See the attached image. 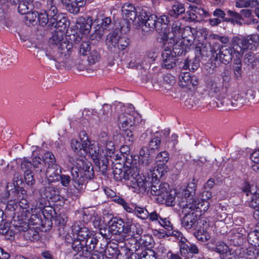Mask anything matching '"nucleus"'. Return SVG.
Listing matches in <instances>:
<instances>
[{
  "label": "nucleus",
  "instance_id": "nucleus-52",
  "mask_svg": "<svg viewBox=\"0 0 259 259\" xmlns=\"http://www.w3.org/2000/svg\"><path fill=\"white\" fill-rule=\"evenodd\" d=\"M199 65V63L197 61L191 62V60L186 59L183 63V66L182 67L184 70L189 69L190 70L194 71L198 68Z\"/></svg>",
  "mask_w": 259,
  "mask_h": 259
},
{
  "label": "nucleus",
  "instance_id": "nucleus-43",
  "mask_svg": "<svg viewBox=\"0 0 259 259\" xmlns=\"http://www.w3.org/2000/svg\"><path fill=\"white\" fill-rule=\"evenodd\" d=\"M169 159V153L166 151H163L159 153L155 158L156 163H158L157 166H163L166 165L165 163Z\"/></svg>",
  "mask_w": 259,
  "mask_h": 259
},
{
  "label": "nucleus",
  "instance_id": "nucleus-33",
  "mask_svg": "<svg viewBox=\"0 0 259 259\" xmlns=\"http://www.w3.org/2000/svg\"><path fill=\"white\" fill-rule=\"evenodd\" d=\"M162 196L159 201L161 203H165L167 206H174L175 204L176 193L174 191L167 190L165 194Z\"/></svg>",
  "mask_w": 259,
  "mask_h": 259
},
{
  "label": "nucleus",
  "instance_id": "nucleus-46",
  "mask_svg": "<svg viewBox=\"0 0 259 259\" xmlns=\"http://www.w3.org/2000/svg\"><path fill=\"white\" fill-rule=\"evenodd\" d=\"M153 242L152 236L148 234H145L139 239V243L144 247L151 248Z\"/></svg>",
  "mask_w": 259,
  "mask_h": 259
},
{
  "label": "nucleus",
  "instance_id": "nucleus-53",
  "mask_svg": "<svg viewBox=\"0 0 259 259\" xmlns=\"http://www.w3.org/2000/svg\"><path fill=\"white\" fill-rule=\"evenodd\" d=\"M213 15L214 17L220 18L223 19V21L225 22H231L234 23V20L233 19H230V18H226V14L224 11L221 9H217L213 12Z\"/></svg>",
  "mask_w": 259,
  "mask_h": 259
},
{
  "label": "nucleus",
  "instance_id": "nucleus-21",
  "mask_svg": "<svg viewBox=\"0 0 259 259\" xmlns=\"http://www.w3.org/2000/svg\"><path fill=\"white\" fill-rule=\"evenodd\" d=\"M122 13L123 17L129 23L134 22L137 17V12H136L135 7L132 4L128 3H125L122 7Z\"/></svg>",
  "mask_w": 259,
  "mask_h": 259
},
{
  "label": "nucleus",
  "instance_id": "nucleus-7",
  "mask_svg": "<svg viewBox=\"0 0 259 259\" xmlns=\"http://www.w3.org/2000/svg\"><path fill=\"white\" fill-rule=\"evenodd\" d=\"M233 49L227 46H223L217 56L212 60L209 67V72L212 73L214 69L219 67L221 63L227 64L230 63L233 57Z\"/></svg>",
  "mask_w": 259,
  "mask_h": 259
},
{
  "label": "nucleus",
  "instance_id": "nucleus-22",
  "mask_svg": "<svg viewBox=\"0 0 259 259\" xmlns=\"http://www.w3.org/2000/svg\"><path fill=\"white\" fill-rule=\"evenodd\" d=\"M61 174L60 167L56 164H53L52 165H48L45 176L50 179L52 182L58 181V179Z\"/></svg>",
  "mask_w": 259,
  "mask_h": 259
},
{
  "label": "nucleus",
  "instance_id": "nucleus-36",
  "mask_svg": "<svg viewBox=\"0 0 259 259\" xmlns=\"http://www.w3.org/2000/svg\"><path fill=\"white\" fill-rule=\"evenodd\" d=\"M232 46L234 53H237L238 55H241L243 53L244 49L243 41L242 38H239L238 37H234L232 39Z\"/></svg>",
  "mask_w": 259,
  "mask_h": 259
},
{
  "label": "nucleus",
  "instance_id": "nucleus-12",
  "mask_svg": "<svg viewBox=\"0 0 259 259\" xmlns=\"http://www.w3.org/2000/svg\"><path fill=\"white\" fill-rule=\"evenodd\" d=\"M72 232L73 235V238H75V235H76V238L85 240H88L89 238H94L91 237V234L89 229L83 226L81 222H76L71 227Z\"/></svg>",
  "mask_w": 259,
  "mask_h": 259
},
{
  "label": "nucleus",
  "instance_id": "nucleus-41",
  "mask_svg": "<svg viewBox=\"0 0 259 259\" xmlns=\"http://www.w3.org/2000/svg\"><path fill=\"white\" fill-rule=\"evenodd\" d=\"M121 154L119 157L117 155L116 157L117 158L121 159V156H122L123 160H124L126 163L132 164V155H130V149L128 146H122L120 148Z\"/></svg>",
  "mask_w": 259,
  "mask_h": 259
},
{
  "label": "nucleus",
  "instance_id": "nucleus-9",
  "mask_svg": "<svg viewBox=\"0 0 259 259\" xmlns=\"http://www.w3.org/2000/svg\"><path fill=\"white\" fill-rule=\"evenodd\" d=\"M142 23V30L144 34H147L155 30L157 18L155 15H151L142 12L138 17Z\"/></svg>",
  "mask_w": 259,
  "mask_h": 259
},
{
  "label": "nucleus",
  "instance_id": "nucleus-4",
  "mask_svg": "<svg viewBox=\"0 0 259 259\" xmlns=\"http://www.w3.org/2000/svg\"><path fill=\"white\" fill-rule=\"evenodd\" d=\"M208 95L220 101L222 106L229 107V103L226 100L227 96L228 87L221 82L211 80L208 83Z\"/></svg>",
  "mask_w": 259,
  "mask_h": 259
},
{
  "label": "nucleus",
  "instance_id": "nucleus-44",
  "mask_svg": "<svg viewBox=\"0 0 259 259\" xmlns=\"http://www.w3.org/2000/svg\"><path fill=\"white\" fill-rule=\"evenodd\" d=\"M153 163V158L150 156H147L144 158H141L139 159V164L140 166V169L144 170H149L151 167V165Z\"/></svg>",
  "mask_w": 259,
  "mask_h": 259
},
{
  "label": "nucleus",
  "instance_id": "nucleus-3",
  "mask_svg": "<svg viewBox=\"0 0 259 259\" xmlns=\"http://www.w3.org/2000/svg\"><path fill=\"white\" fill-rule=\"evenodd\" d=\"M69 237L71 238V240H72V247L73 250L76 252L81 253V255H83L85 257H89L91 252L95 249L97 248L96 245H97L98 240L96 238H89L88 240H82L76 238L73 240V237L68 235L66 236V239L67 242L69 241Z\"/></svg>",
  "mask_w": 259,
  "mask_h": 259
},
{
  "label": "nucleus",
  "instance_id": "nucleus-20",
  "mask_svg": "<svg viewBox=\"0 0 259 259\" xmlns=\"http://www.w3.org/2000/svg\"><path fill=\"white\" fill-rule=\"evenodd\" d=\"M44 10L47 15L50 16V19L57 21L60 17H62V14L58 13V10L54 0H48Z\"/></svg>",
  "mask_w": 259,
  "mask_h": 259
},
{
  "label": "nucleus",
  "instance_id": "nucleus-39",
  "mask_svg": "<svg viewBox=\"0 0 259 259\" xmlns=\"http://www.w3.org/2000/svg\"><path fill=\"white\" fill-rule=\"evenodd\" d=\"M175 44L173 45L172 53L176 57L185 54L187 49L183 46V42L178 39H175Z\"/></svg>",
  "mask_w": 259,
  "mask_h": 259
},
{
  "label": "nucleus",
  "instance_id": "nucleus-1",
  "mask_svg": "<svg viewBox=\"0 0 259 259\" xmlns=\"http://www.w3.org/2000/svg\"><path fill=\"white\" fill-rule=\"evenodd\" d=\"M72 180L74 187L78 189H83L89 180L94 177V169L90 162L83 159H77L71 170Z\"/></svg>",
  "mask_w": 259,
  "mask_h": 259
},
{
  "label": "nucleus",
  "instance_id": "nucleus-34",
  "mask_svg": "<svg viewBox=\"0 0 259 259\" xmlns=\"http://www.w3.org/2000/svg\"><path fill=\"white\" fill-rule=\"evenodd\" d=\"M119 259H140L141 249H137L135 252H130V251L124 250L122 252H116Z\"/></svg>",
  "mask_w": 259,
  "mask_h": 259
},
{
  "label": "nucleus",
  "instance_id": "nucleus-32",
  "mask_svg": "<svg viewBox=\"0 0 259 259\" xmlns=\"http://www.w3.org/2000/svg\"><path fill=\"white\" fill-rule=\"evenodd\" d=\"M209 203L207 201L199 200L197 199L195 203L192 204L191 208L189 209L191 211H194L196 212H205L208 208Z\"/></svg>",
  "mask_w": 259,
  "mask_h": 259
},
{
  "label": "nucleus",
  "instance_id": "nucleus-15",
  "mask_svg": "<svg viewBox=\"0 0 259 259\" xmlns=\"http://www.w3.org/2000/svg\"><path fill=\"white\" fill-rule=\"evenodd\" d=\"M34 54L35 55L36 57L40 58H46L50 60H53L54 61L61 62V59H55L54 56L55 53H53V50L50 46L49 48L46 49L44 48L36 47V46L33 47Z\"/></svg>",
  "mask_w": 259,
  "mask_h": 259
},
{
  "label": "nucleus",
  "instance_id": "nucleus-37",
  "mask_svg": "<svg viewBox=\"0 0 259 259\" xmlns=\"http://www.w3.org/2000/svg\"><path fill=\"white\" fill-rule=\"evenodd\" d=\"M61 2L69 13L76 15L79 12L80 8L81 7H79L76 3H72V0H61Z\"/></svg>",
  "mask_w": 259,
  "mask_h": 259
},
{
  "label": "nucleus",
  "instance_id": "nucleus-54",
  "mask_svg": "<svg viewBox=\"0 0 259 259\" xmlns=\"http://www.w3.org/2000/svg\"><path fill=\"white\" fill-rule=\"evenodd\" d=\"M42 161L45 163H47L48 165H52L53 164H56V159L54 154L50 152H46L43 157Z\"/></svg>",
  "mask_w": 259,
  "mask_h": 259
},
{
  "label": "nucleus",
  "instance_id": "nucleus-50",
  "mask_svg": "<svg viewBox=\"0 0 259 259\" xmlns=\"http://www.w3.org/2000/svg\"><path fill=\"white\" fill-rule=\"evenodd\" d=\"M243 61L247 65H251L252 68H253L257 63L255 55L251 52L245 54Z\"/></svg>",
  "mask_w": 259,
  "mask_h": 259
},
{
  "label": "nucleus",
  "instance_id": "nucleus-8",
  "mask_svg": "<svg viewBox=\"0 0 259 259\" xmlns=\"http://www.w3.org/2000/svg\"><path fill=\"white\" fill-rule=\"evenodd\" d=\"M168 167L166 165L163 166H157L156 168L152 170L150 168L149 171L146 174V177L144 176V182L146 184V191L150 188V184L159 181V179L164 176L167 172Z\"/></svg>",
  "mask_w": 259,
  "mask_h": 259
},
{
  "label": "nucleus",
  "instance_id": "nucleus-16",
  "mask_svg": "<svg viewBox=\"0 0 259 259\" xmlns=\"http://www.w3.org/2000/svg\"><path fill=\"white\" fill-rule=\"evenodd\" d=\"M151 189L150 192L152 195L158 196L157 199L159 200L161 199L162 196H164L167 190L169 189V185L166 183H162L157 181L150 184Z\"/></svg>",
  "mask_w": 259,
  "mask_h": 259
},
{
  "label": "nucleus",
  "instance_id": "nucleus-2",
  "mask_svg": "<svg viewBox=\"0 0 259 259\" xmlns=\"http://www.w3.org/2000/svg\"><path fill=\"white\" fill-rule=\"evenodd\" d=\"M134 228L132 223L124 222L120 218H113L108 222L109 232L119 242H122L127 237H134Z\"/></svg>",
  "mask_w": 259,
  "mask_h": 259
},
{
  "label": "nucleus",
  "instance_id": "nucleus-64",
  "mask_svg": "<svg viewBox=\"0 0 259 259\" xmlns=\"http://www.w3.org/2000/svg\"><path fill=\"white\" fill-rule=\"evenodd\" d=\"M198 103L199 101L197 100V99L196 97L193 96L188 98L185 101V106L189 109L197 106Z\"/></svg>",
  "mask_w": 259,
  "mask_h": 259
},
{
  "label": "nucleus",
  "instance_id": "nucleus-47",
  "mask_svg": "<svg viewBox=\"0 0 259 259\" xmlns=\"http://www.w3.org/2000/svg\"><path fill=\"white\" fill-rule=\"evenodd\" d=\"M257 39V37L255 35H251L246 38H242L244 49H252L254 46V43L256 41Z\"/></svg>",
  "mask_w": 259,
  "mask_h": 259
},
{
  "label": "nucleus",
  "instance_id": "nucleus-51",
  "mask_svg": "<svg viewBox=\"0 0 259 259\" xmlns=\"http://www.w3.org/2000/svg\"><path fill=\"white\" fill-rule=\"evenodd\" d=\"M135 211L137 215L141 219L145 220L148 219L149 216V212L144 207L136 206Z\"/></svg>",
  "mask_w": 259,
  "mask_h": 259
},
{
  "label": "nucleus",
  "instance_id": "nucleus-48",
  "mask_svg": "<svg viewBox=\"0 0 259 259\" xmlns=\"http://www.w3.org/2000/svg\"><path fill=\"white\" fill-rule=\"evenodd\" d=\"M130 39L126 36H119L118 39L117 49L122 51L125 50L130 45Z\"/></svg>",
  "mask_w": 259,
  "mask_h": 259
},
{
  "label": "nucleus",
  "instance_id": "nucleus-6",
  "mask_svg": "<svg viewBox=\"0 0 259 259\" xmlns=\"http://www.w3.org/2000/svg\"><path fill=\"white\" fill-rule=\"evenodd\" d=\"M64 39V32L60 30L56 31L50 39V46L53 50V53H55L54 57L56 60L61 59L67 50L66 43Z\"/></svg>",
  "mask_w": 259,
  "mask_h": 259
},
{
  "label": "nucleus",
  "instance_id": "nucleus-27",
  "mask_svg": "<svg viewBox=\"0 0 259 259\" xmlns=\"http://www.w3.org/2000/svg\"><path fill=\"white\" fill-rule=\"evenodd\" d=\"M118 37L117 31L116 30L112 31L107 35L105 43L111 51H115L117 50Z\"/></svg>",
  "mask_w": 259,
  "mask_h": 259
},
{
  "label": "nucleus",
  "instance_id": "nucleus-62",
  "mask_svg": "<svg viewBox=\"0 0 259 259\" xmlns=\"http://www.w3.org/2000/svg\"><path fill=\"white\" fill-rule=\"evenodd\" d=\"M111 106L108 104H105L103 105L102 108L100 110L99 114L101 116H104V118H105L106 117H109L111 115Z\"/></svg>",
  "mask_w": 259,
  "mask_h": 259
},
{
  "label": "nucleus",
  "instance_id": "nucleus-56",
  "mask_svg": "<svg viewBox=\"0 0 259 259\" xmlns=\"http://www.w3.org/2000/svg\"><path fill=\"white\" fill-rule=\"evenodd\" d=\"M178 143V136L176 134H172L169 139L166 142L167 147L175 150H177L176 145Z\"/></svg>",
  "mask_w": 259,
  "mask_h": 259
},
{
  "label": "nucleus",
  "instance_id": "nucleus-61",
  "mask_svg": "<svg viewBox=\"0 0 259 259\" xmlns=\"http://www.w3.org/2000/svg\"><path fill=\"white\" fill-rule=\"evenodd\" d=\"M91 51L90 42L88 41H83L80 45L79 53L83 56L87 54V53Z\"/></svg>",
  "mask_w": 259,
  "mask_h": 259
},
{
  "label": "nucleus",
  "instance_id": "nucleus-59",
  "mask_svg": "<svg viewBox=\"0 0 259 259\" xmlns=\"http://www.w3.org/2000/svg\"><path fill=\"white\" fill-rule=\"evenodd\" d=\"M234 73L236 79H240L242 75L241 61L236 60L234 66Z\"/></svg>",
  "mask_w": 259,
  "mask_h": 259
},
{
  "label": "nucleus",
  "instance_id": "nucleus-23",
  "mask_svg": "<svg viewBox=\"0 0 259 259\" xmlns=\"http://www.w3.org/2000/svg\"><path fill=\"white\" fill-rule=\"evenodd\" d=\"M194 195L192 193H190V192L185 190L183 197L179 201V205L182 208H191L192 204L197 200L196 198L194 197Z\"/></svg>",
  "mask_w": 259,
  "mask_h": 259
},
{
  "label": "nucleus",
  "instance_id": "nucleus-13",
  "mask_svg": "<svg viewBox=\"0 0 259 259\" xmlns=\"http://www.w3.org/2000/svg\"><path fill=\"white\" fill-rule=\"evenodd\" d=\"M162 66L166 69H171L177 65L179 59L174 55L170 49L165 48L162 53Z\"/></svg>",
  "mask_w": 259,
  "mask_h": 259
},
{
  "label": "nucleus",
  "instance_id": "nucleus-57",
  "mask_svg": "<svg viewBox=\"0 0 259 259\" xmlns=\"http://www.w3.org/2000/svg\"><path fill=\"white\" fill-rule=\"evenodd\" d=\"M161 144V140L158 137L153 138L149 143V148L151 151L158 150Z\"/></svg>",
  "mask_w": 259,
  "mask_h": 259
},
{
  "label": "nucleus",
  "instance_id": "nucleus-26",
  "mask_svg": "<svg viewBox=\"0 0 259 259\" xmlns=\"http://www.w3.org/2000/svg\"><path fill=\"white\" fill-rule=\"evenodd\" d=\"M14 185L15 188L16 193L17 195V200L19 199L20 198H25L27 197V194L26 191H25L22 187H20L19 186L20 184L22 183V179L20 175L19 174H14Z\"/></svg>",
  "mask_w": 259,
  "mask_h": 259
},
{
  "label": "nucleus",
  "instance_id": "nucleus-55",
  "mask_svg": "<svg viewBox=\"0 0 259 259\" xmlns=\"http://www.w3.org/2000/svg\"><path fill=\"white\" fill-rule=\"evenodd\" d=\"M195 235L199 241L205 242L208 240V235L206 230L204 229V227H202V229H198L197 231L195 233Z\"/></svg>",
  "mask_w": 259,
  "mask_h": 259
},
{
  "label": "nucleus",
  "instance_id": "nucleus-10",
  "mask_svg": "<svg viewBox=\"0 0 259 259\" xmlns=\"http://www.w3.org/2000/svg\"><path fill=\"white\" fill-rule=\"evenodd\" d=\"M183 212L184 213V216L181 219V224L183 227L186 229H190L195 228L197 229L199 228L198 226L199 223L198 222V214L194 211H191L189 208H183Z\"/></svg>",
  "mask_w": 259,
  "mask_h": 259
},
{
  "label": "nucleus",
  "instance_id": "nucleus-35",
  "mask_svg": "<svg viewBox=\"0 0 259 259\" xmlns=\"http://www.w3.org/2000/svg\"><path fill=\"white\" fill-rule=\"evenodd\" d=\"M227 101L229 103V107L227 108L232 107L235 109L239 108L242 106L246 103V100L239 94L235 95L232 98L231 101L229 102L227 100Z\"/></svg>",
  "mask_w": 259,
  "mask_h": 259
},
{
  "label": "nucleus",
  "instance_id": "nucleus-14",
  "mask_svg": "<svg viewBox=\"0 0 259 259\" xmlns=\"http://www.w3.org/2000/svg\"><path fill=\"white\" fill-rule=\"evenodd\" d=\"M81 143H80L77 140L73 139L71 141V147L74 152H78L80 150L85 149L90 145V141L84 131H82L79 134Z\"/></svg>",
  "mask_w": 259,
  "mask_h": 259
},
{
  "label": "nucleus",
  "instance_id": "nucleus-24",
  "mask_svg": "<svg viewBox=\"0 0 259 259\" xmlns=\"http://www.w3.org/2000/svg\"><path fill=\"white\" fill-rule=\"evenodd\" d=\"M32 166L36 175L41 178L45 176L46 164L39 157H35L32 159Z\"/></svg>",
  "mask_w": 259,
  "mask_h": 259
},
{
  "label": "nucleus",
  "instance_id": "nucleus-5",
  "mask_svg": "<svg viewBox=\"0 0 259 259\" xmlns=\"http://www.w3.org/2000/svg\"><path fill=\"white\" fill-rule=\"evenodd\" d=\"M130 174L127 176V179L125 183L129 187L134 189L136 193H144L146 192V187L147 183L144 182V176L139 175V171L137 167H130Z\"/></svg>",
  "mask_w": 259,
  "mask_h": 259
},
{
  "label": "nucleus",
  "instance_id": "nucleus-58",
  "mask_svg": "<svg viewBox=\"0 0 259 259\" xmlns=\"http://www.w3.org/2000/svg\"><path fill=\"white\" fill-rule=\"evenodd\" d=\"M104 34V32L103 30L98 27V28H96L95 31L90 35V38L92 40L99 41L102 38Z\"/></svg>",
  "mask_w": 259,
  "mask_h": 259
},
{
  "label": "nucleus",
  "instance_id": "nucleus-31",
  "mask_svg": "<svg viewBox=\"0 0 259 259\" xmlns=\"http://www.w3.org/2000/svg\"><path fill=\"white\" fill-rule=\"evenodd\" d=\"M156 24L155 30L160 34L161 39L163 41H167L168 39H171L172 37L169 31V28H168V25L158 22H156Z\"/></svg>",
  "mask_w": 259,
  "mask_h": 259
},
{
  "label": "nucleus",
  "instance_id": "nucleus-30",
  "mask_svg": "<svg viewBox=\"0 0 259 259\" xmlns=\"http://www.w3.org/2000/svg\"><path fill=\"white\" fill-rule=\"evenodd\" d=\"M110 249H112L113 252L112 253V255H114V254H116V252L118 251L117 250H115L112 248L111 246H107L106 248V246L104 247H100V248L98 249H94L91 253V256L89 259H104V255L103 253H107V252H110Z\"/></svg>",
  "mask_w": 259,
  "mask_h": 259
},
{
  "label": "nucleus",
  "instance_id": "nucleus-28",
  "mask_svg": "<svg viewBox=\"0 0 259 259\" xmlns=\"http://www.w3.org/2000/svg\"><path fill=\"white\" fill-rule=\"evenodd\" d=\"M40 193L47 199L55 201L56 197L59 195V191L52 184H49L48 186L44 187L41 189Z\"/></svg>",
  "mask_w": 259,
  "mask_h": 259
},
{
  "label": "nucleus",
  "instance_id": "nucleus-19",
  "mask_svg": "<svg viewBox=\"0 0 259 259\" xmlns=\"http://www.w3.org/2000/svg\"><path fill=\"white\" fill-rule=\"evenodd\" d=\"M93 24V19L91 17L87 18L82 16L79 17L76 22V25L77 29L84 34H88L92 28Z\"/></svg>",
  "mask_w": 259,
  "mask_h": 259
},
{
  "label": "nucleus",
  "instance_id": "nucleus-38",
  "mask_svg": "<svg viewBox=\"0 0 259 259\" xmlns=\"http://www.w3.org/2000/svg\"><path fill=\"white\" fill-rule=\"evenodd\" d=\"M184 27H181V23L179 21L175 22L171 26V32L172 37L170 39H173L174 41L175 39H178L180 37V35L182 33V30Z\"/></svg>",
  "mask_w": 259,
  "mask_h": 259
},
{
  "label": "nucleus",
  "instance_id": "nucleus-29",
  "mask_svg": "<svg viewBox=\"0 0 259 259\" xmlns=\"http://www.w3.org/2000/svg\"><path fill=\"white\" fill-rule=\"evenodd\" d=\"M95 168L101 171L103 175H105L109 167L108 158L106 157L101 156L99 158H94Z\"/></svg>",
  "mask_w": 259,
  "mask_h": 259
},
{
  "label": "nucleus",
  "instance_id": "nucleus-60",
  "mask_svg": "<svg viewBox=\"0 0 259 259\" xmlns=\"http://www.w3.org/2000/svg\"><path fill=\"white\" fill-rule=\"evenodd\" d=\"M140 259H156L155 252L152 250H141Z\"/></svg>",
  "mask_w": 259,
  "mask_h": 259
},
{
  "label": "nucleus",
  "instance_id": "nucleus-49",
  "mask_svg": "<svg viewBox=\"0 0 259 259\" xmlns=\"http://www.w3.org/2000/svg\"><path fill=\"white\" fill-rule=\"evenodd\" d=\"M101 58V55L97 49H93L90 51L88 61L90 64H94L98 62Z\"/></svg>",
  "mask_w": 259,
  "mask_h": 259
},
{
  "label": "nucleus",
  "instance_id": "nucleus-45",
  "mask_svg": "<svg viewBox=\"0 0 259 259\" xmlns=\"http://www.w3.org/2000/svg\"><path fill=\"white\" fill-rule=\"evenodd\" d=\"M257 0H238L236 3V6L238 8L255 7L258 5Z\"/></svg>",
  "mask_w": 259,
  "mask_h": 259
},
{
  "label": "nucleus",
  "instance_id": "nucleus-17",
  "mask_svg": "<svg viewBox=\"0 0 259 259\" xmlns=\"http://www.w3.org/2000/svg\"><path fill=\"white\" fill-rule=\"evenodd\" d=\"M130 166H124L123 165L120 164H115L113 168V174L114 179L116 181H123L125 182L126 179L128 178L127 176L128 174L129 175L131 172L130 171Z\"/></svg>",
  "mask_w": 259,
  "mask_h": 259
},
{
  "label": "nucleus",
  "instance_id": "nucleus-40",
  "mask_svg": "<svg viewBox=\"0 0 259 259\" xmlns=\"http://www.w3.org/2000/svg\"><path fill=\"white\" fill-rule=\"evenodd\" d=\"M185 9L182 4L177 3L173 5L168 11V14L171 17L177 18L179 15L185 12Z\"/></svg>",
  "mask_w": 259,
  "mask_h": 259
},
{
  "label": "nucleus",
  "instance_id": "nucleus-25",
  "mask_svg": "<svg viewBox=\"0 0 259 259\" xmlns=\"http://www.w3.org/2000/svg\"><path fill=\"white\" fill-rule=\"evenodd\" d=\"M133 117L127 113H121L117 116V122L120 128H126L133 124Z\"/></svg>",
  "mask_w": 259,
  "mask_h": 259
},
{
  "label": "nucleus",
  "instance_id": "nucleus-18",
  "mask_svg": "<svg viewBox=\"0 0 259 259\" xmlns=\"http://www.w3.org/2000/svg\"><path fill=\"white\" fill-rule=\"evenodd\" d=\"M198 83V79L195 76H191L189 73L182 74L180 76L179 84L182 88H186L189 90L194 88Z\"/></svg>",
  "mask_w": 259,
  "mask_h": 259
},
{
  "label": "nucleus",
  "instance_id": "nucleus-42",
  "mask_svg": "<svg viewBox=\"0 0 259 259\" xmlns=\"http://www.w3.org/2000/svg\"><path fill=\"white\" fill-rule=\"evenodd\" d=\"M247 205L251 208L259 209V190L251 194L250 199L247 201Z\"/></svg>",
  "mask_w": 259,
  "mask_h": 259
},
{
  "label": "nucleus",
  "instance_id": "nucleus-63",
  "mask_svg": "<svg viewBox=\"0 0 259 259\" xmlns=\"http://www.w3.org/2000/svg\"><path fill=\"white\" fill-rule=\"evenodd\" d=\"M25 19L28 21L30 23L33 24L37 22L38 12H28L25 14Z\"/></svg>",
  "mask_w": 259,
  "mask_h": 259
},
{
  "label": "nucleus",
  "instance_id": "nucleus-11",
  "mask_svg": "<svg viewBox=\"0 0 259 259\" xmlns=\"http://www.w3.org/2000/svg\"><path fill=\"white\" fill-rule=\"evenodd\" d=\"M113 140L114 137L108 136L105 132H102L98 138V145L105 148L110 157H112L115 149Z\"/></svg>",
  "mask_w": 259,
  "mask_h": 259
}]
</instances>
